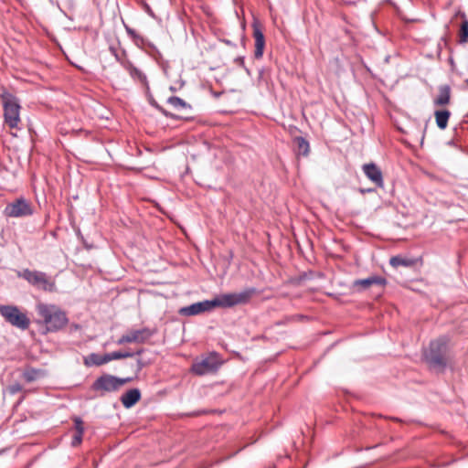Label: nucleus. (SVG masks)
<instances>
[{"instance_id": "1", "label": "nucleus", "mask_w": 468, "mask_h": 468, "mask_svg": "<svg viewBox=\"0 0 468 468\" xmlns=\"http://www.w3.org/2000/svg\"><path fill=\"white\" fill-rule=\"evenodd\" d=\"M255 292L256 290L254 288H248L238 292L221 294L212 300H206L182 307L179 310V314L184 316H193L209 312L216 307L229 308L243 304L248 303Z\"/></svg>"}, {"instance_id": "2", "label": "nucleus", "mask_w": 468, "mask_h": 468, "mask_svg": "<svg viewBox=\"0 0 468 468\" xmlns=\"http://www.w3.org/2000/svg\"><path fill=\"white\" fill-rule=\"evenodd\" d=\"M448 340L446 337H440L431 342L429 347L424 351V358L431 367L443 369L448 361Z\"/></svg>"}, {"instance_id": "3", "label": "nucleus", "mask_w": 468, "mask_h": 468, "mask_svg": "<svg viewBox=\"0 0 468 468\" xmlns=\"http://www.w3.org/2000/svg\"><path fill=\"white\" fill-rule=\"evenodd\" d=\"M37 312L42 318L48 331H58L68 323L66 314L57 305L38 303Z\"/></svg>"}, {"instance_id": "4", "label": "nucleus", "mask_w": 468, "mask_h": 468, "mask_svg": "<svg viewBox=\"0 0 468 468\" xmlns=\"http://www.w3.org/2000/svg\"><path fill=\"white\" fill-rule=\"evenodd\" d=\"M132 380V378H122L110 374H104L93 382L91 388L95 391H99L101 395H104L107 392L119 390L123 385Z\"/></svg>"}, {"instance_id": "5", "label": "nucleus", "mask_w": 468, "mask_h": 468, "mask_svg": "<svg viewBox=\"0 0 468 468\" xmlns=\"http://www.w3.org/2000/svg\"><path fill=\"white\" fill-rule=\"evenodd\" d=\"M3 106L5 110V122L10 128H16L20 122L19 110L20 105L16 98L9 93L2 96Z\"/></svg>"}, {"instance_id": "6", "label": "nucleus", "mask_w": 468, "mask_h": 468, "mask_svg": "<svg viewBox=\"0 0 468 468\" xmlns=\"http://www.w3.org/2000/svg\"><path fill=\"white\" fill-rule=\"evenodd\" d=\"M1 315L12 325L26 330L30 324V320L26 314L20 312L16 306L2 305L0 306Z\"/></svg>"}, {"instance_id": "7", "label": "nucleus", "mask_w": 468, "mask_h": 468, "mask_svg": "<svg viewBox=\"0 0 468 468\" xmlns=\"http://www.w3.org/2000/svg\"><path fill=\"white\" fill-rule=\"evenodd\" d=\"M22 277L32 285L44 291L54 292L56 290L55 282L48 277L45 272L25 270Z\"/></svg>"}, {"instance_id": "8", "label": "nucleus", "mask_w": 468, "mask_h": 468, "mask_svg": "<svg viewBox=\"0 0 468 468\" xmlns=\"http://www.w3.org/2000/svg\"><path fill=\"white\" fill-rule=\"evenodd\" d=\"M34 208L29 201L20 197L6 205L4 214L9 218H23L31 216Z\"/></svg>"}, {"instance_id": "9", "label": "nucleus", "mask_w": 468, "mask_h": 468, "mask_svg": "<svg viewBox=\"0 0 468 468\" xmlns=\"http://www.w3.org/2000/svg\"><path fill=\"white\" fill-rule=\"evenodd\" d=\"M154 335V331L147 328L142 327L139 329L127 330L118 340V345H123L128 343L144 344L148 341Z\"/></svg>"}, {"instance_id": "10", "label": "nucleus", "mask_w": 468, "mask_h": 468, "mask_svg": "<svg viewBox=\"0 0 468 468\" xmlns=\"http://www.w3.org/2000/svg\"><path fill=\"white\" fill-rule=\"evenodd\" d=\"M218 363L214 356H207L200 361H197L192 366V370L197 375L202 376L217 370Z\"/></svg>"}, {"instance_id": "11", "label": "nucleus", "mask_w": 468, "mask_h": 468, "mask_svg": "<svg viewBox=\"0 0 468 468\" xmlns=\"http://www.w3.org/2000/svg\"><path fill=\"white\" fill-rule=\"evenodd\" d=\"M386 284V280L379 276H370L366 279L356 280L353 283V287L358 291L367 290L373 285L383 287Z\"/></svg>"}, {"instance_id": "12", "label": "nucleus", "mask_w": 468, "mask_h": 468, "mask_svg": "<svg viewBox=\"0 0 468 468\" xmlns=\"http://www.w3.org/2000/svg\"><path fill=\"white\" fill-rule=\"evenodd\" d=\"M363 170L365 175L378 186H383L382 173L374 164L365 165Z\"/></svg>"}, {"instance_id": "13", "label": "nucleus", "mask_w": 468, "mask_h": 468, "mask_svg": "<svg viewBox=\"0 0 468 468\" xmlns=\"http://www.w3.org/2000/svg\"><path fill=\"white\" fill-rule=\"evenodd\" d=\"M141 399V392L138 388H132L122 395L121 401L124 408L130 409Z\"/></svg>"}, {"instance_id": "14", "label": "nucleus", "mask_w": 468, "mask_h": 468, "mask_svg": "<svg viewBox=\"0 0 468 468\" xmlns=\"http://www.w3.org/2000/svg\"><path fill=\"white\" fill-rule=\"evenodd\" d=\"M451 90L449 86L443 85L439 88V93L434 99V104L437 106H444L450 102Z\"/></svg>"}, {"instance_id": "15", "label": "nucleus", "mask_w": 468, "mask_h": 468, "mask_svg": "<svg viewBox=\"0 0 468 468\" xmlns=\"http://www.w3.org/2000/svg\"><path fill=\"white\" fill-rule=\"evenodd\" d=\"M253 36L255 38V57L261 58L263 54L265 45L264 36L258 27L254 28Z\"/></svg>"}, {"instance_id": "16", "label": "nucleus", "mask_w": 468, "mask_h": 468, "mask_svg": "<svg viewBox=\"0 0 468 468\" xmlns=\"http://www.w3.org/2000/svg\"><path fill=\"white\" fill-rule=\"evenodd\" d=\"M106 363H107L106 355L101 356V355L92 353L84 358V364L87 367L101 366Z\"/></svg>"}, {"instance_id": "17", "label": "nucleus", "mask_w": 468, "mask_h": 468, "mask_svg": "<svg viewBox=\"0 0 468 468\" xmlns=\"http://www.w3.org/2000/svg\"><path fill=\"white\" fill-rule=\"evenodd\" d=\"M450 117V112L447 110L443 111H436L435 112V119L437 126L443 130L447 127L448 120Z\"/></svg>"}, {"instance_id": "18", "label": "nucleus", "mask_w": 468, "mask_h": 468, "mask_svg": "<svg viewBox=\"0 0 468 468\" xmlns=\"http://www.w3.org/2000/svg\"><path fill=\"white\" fill-rule=\"evenodd\" d=\"M167 103L176 111H183L190 106L179 97L172 96L167 99Z\"/></svg>"}, {"instance_id": "19", "label": "nucleus", "mask_w": 468, "mask_h": 468, "mask_svg": "<svg viewBox=\"0 0 468 468\" xmlns=\"http://www.w3.org/2000/svg\"><path fill=\"white\" fill-rule=\"evenodd\" d=\"M142 352H143V349H140V350L136 351L135 353L112 352V353H109V354H105V355H106L107 363H108L112 360H117V359L131 357L134 355H140Z\"/></svg>"}, {"instance_id": "20", "label": "nucleus", "mask_w": 468, "mask_h": 468, "mask_svg": "<svg viewBox=\"0 0 468 468\" xmlns=\"http://www.w3.org/2000/svg\"><path fill=\"white\" fill-rule=\"evenodd\" d=\"M389 263L394 268H398L399 266L410 267L414 264V261L395 256L390 259Z\"/></svg>"}, {"instance_id": "21", "label": "nucleus", "mask_w": 468, "mask_h": 468, "mask_svg": "<svg viewBox=\"0 0 468 468\" xmlns=\"http://www.w3.org/2000/svg\"><path fill=\"white\" fill-rule=\"evenodd\" d=\"M463 18V21L461 25L460 34H459V41L463 44L468 41V21L465 19L464 14H460Z\"/></svg>"}, {"instance_id": "22", "label": "nucleus", "mask_w": 468, "mask_h": 468, "mask_svg": "<svg viewBox=\"0 0 468 468\" xmlns=\"http://www.w3.org/2000/svg\"><path fill=\"white\" fill-rule=\"evenodd\" d=\"M298 151L300 154L306 155L309 152V144L306 140H304L303 137H297L295 139Z\"/></svg>"}, {"instance_id": "23", "label": "nucleus", "mask_w": 468, "mask_h": 468, "mask_svg": "<svg viewBox=\"0 0 468 468\" xmlns=\"http://www.w3.org/2000/svg\"><path fill=\"white\" fill-rule=\"evenodd\" d=\"M125 68L130 72L133 78H137L139 80L144 79V76L142 74V72L138 69L133 67L132 64L128 63L127 65H125Z\"/></svg>"}, {"instance_id": "24", "label": "nucleus", "mask_w": 468, "mask_h": 468, "mask_svg": "<svg viewBox=\"0 0 468 468\" xmlns=\"http://www.w3.org/2000/svg\"><path fill=\"white\" fill-rule=\"evenodd\" d=\"M38 375H39V371L35 370V369H30L24 373V378H26V380L27 382H31V381H34L35 379H37Z\"/></svg>"}, {"instance_id": "25", "label": "nucleus", "mask_w": 468, "mask_h": 468, "mask_svg": "<svg viewBox=\"0 0 468 468\" xmlns=\"http://www.w3.org/2000/svg\"><path fill=\"white\" fill-rule=\"evenodd\" d=\"M75 428L77 432L83 433L84 428H83V422L80 418L75 419Z\"/></svg>"}, {"instance_id": "26", "label": "nucleus", "mask_w": 468, "mask_h": 468, "mask_svg": "<svg viewBox=\"0 0 468 468\" xmlns=\"http://www.w3.org/2000/svg\"><path fill=\"white\" fill-rule=\"evenodd\" d=\"M82 434L83 433L77 432V434L73 437V440H72V445L73 446H77V445H79L81 442Z\"/></svg>"}, {"instance_id": "27", "label": "nucleus", "mask_w": 468, "mask_h": 468, "mask_svg": "<svg viewBox=\"0 0 468 468\" xmlns=\"http://www.w3.org/2000/svg\"><path fill=\"white\" fill-rule=\"evenodd\" d=\"M21 389L19 385H13L10 387V390L12 393H16Z\"/></svg>"}, {"instance_id": "28", "label": "nucleus", "mask_w": 468, "mask_h": 468, "mask_svg": "<svg viewBox=\"0 0 468 468\" xmlns=\"http://www.w3.org/2000/svg\"><path fill=\"white\" fill-rule=\"evenodd\" d=\"M144 367V364L142 362L141 359L137 360V369L141 370Z\"/></svg>"}, {"instance_id": "29", "label": "nucleus", "mask_w": 468, "mask_h": 468, "mask_svg": "<svg viewBox=\"0 0 468 468\" xmlns=\"http://www.w3.org/2000/svg\"><path fill=\"white\" fill-rule=\"evenodd\" d=\"M127 33L132 36L133 37H136V34L134 32V30L131 29V28H127Z\"/></svg>"}, {"instance_id": "30", "label": "nucleus", "mask_w": 468, "mask_h": 468, "mask_svg": "<svg viewBox=\"0 0 468 468\" xmlns=\"http://www.w3.org/2000/svg\"><path fill=\"white\" fill-rule=\"evenodd\" d=\"M160 111H161L165 115H166V116H168V115H169V113H168L165 109L160 108Z\"/></svg>"}]
</instances>
